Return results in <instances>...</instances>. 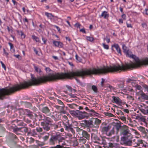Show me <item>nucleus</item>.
<instances>
[{
	"label": "nucleus",
	"mask_w": 148,
	"mask_h": 148,
	"mask_svg": "<svg viewBox=\"0 0 148 148\" xmlns=\"http://www.w3.org/2000/svg\"><path fill=\"white\" fill-rule=\"evenodd\" d=\"M125 53L128 57L133 58L136 63L132 62L131 64H126L125 65L122 64L121 65L119 64L113 65L112 66H107V67L104 66L97 69L93 68L88 70H82V71L71 72V77L74 76H82L92 74H105L108 72L120 73L122 71H125L131 68L140 67L142 65L148 64V58L141 61L135 55H132L131 52L129 51V49Z\"/></svg>",
	"instance_id": "nucleus-1"
},
{
	"label": "nucleus",
	"mask_w": 148,
	"mask_h": 148,
	"mask_svg": "<svg viewBox=\"0 0 148 148\" xmlns=\"http://www.w3.org/2000/svg\"><path fill=\"white\" fill-rule=\"evenodd\" d=\"M38 85V79L32 77L31 81H24L19 84H16L9 88L0 89V99H3L6 95H9L23 89L28 88L30 86Z\"/></svg>",
	"instance_id": "nucleus-2"
},
{
	"label": "nucleus",
	"mask_w": 148,
	"mask_h": 148,
	"mask_svg": "<svg viewBox=\"0 0 148 148\" xmlns=\"http://www.w3.org/2000/svg\"><path fill=\"white\" fill-rule=\"evenodd\" d=\"M115 126L117 134L118 133L119 130H120V135L122 136L121 138V141L130 132V130H129V127L128 126L125 125L121 126L120 123H116Z\"/></svg>",
	"instance_id": "nucleus-3"
},
{
	"label": "nucleus",
	"mask_w": 148,
	"mask_h": 148,
	"mask_svg": "<svg viewBox=\"0 0 148 148\" xmlns=\"http://www.w3.org/2000/svg\"><path fill=\"white\" fill-rule=\"evenodd\" d=\"M132 135L130 132L121 141L123 144L126 146H132L134 147H136V145L137 139H134L133 140H132Z\"/></svg>",
	"instance_id": "nucleus-4"
},
{
	"label": "nucleus",
	"mask_w": 148,
	"mask_h": 148,
	"mask_svg": "<svg viewBox=\"0 0 148 148\" xmlns=\"http://www.w3.org/2000/svg\"><path fill=\"white\" fill-rule=\"evenodd\" d=\"M74 112L76 116L79 119L85 118H88L89 117L88 114L85 111L82 112L79 110H77Z\"/></svg>",
	"instance_id": "nucleus-5"
},
{
	"label": "nucleus",
	"mask_w": 148,
	"mask_h": 148,
	"mask_svg": "<svg viewBox=\"0 0 148 148\" xmlns=\"http://www.w3.org/2000/svg\"><path fill=\"white\" fill-rule=\"evenodd\" d=\"M61 138L62 137L60 134L52 136L49 139L50 144L51 145H54L55 143L54 141L58 140L59 141H60L61 140Z\"/></svg>",
	"instance_id": "nucleus-6"
},
{
	"label": "nucleus",
	"mask_w": 148,
	"mask_h": 148,
	"mask_svg": "<svg viewBox=\"0 0 148 148\" xmlns=\"http://www.w3.org/2000/svg\"><path fill=\"white\" fill-rule=\"evenodd\" d=\"M64 125L66 130L71 132L73 134H75V131L72 127V125L71 124H69L68 122H67L66 123H64Z\"/></svg>",
	"instance_id": "nucleus-7"
},
{
	"label": "nucleus",
	"mask_w": 148,
	"mask_h": 148,
	"mask_svg": "<svg viewBox=\"0 0 148 148\" xmlns=\"http://www.w3.org/2000/svg\"><path fill=\"white\" fill-rule=\"evenodd\" d=\"M139 110L144 114L148 115V106H141V107L139 108Z\"/></svg>",
	"instance_id": "nucleus-8"
},
{
	"label": "nucleus",
	"mask_w": 148,
	"mask_h": 148,
	"mask_svg": "<svg viewBox=\"0 0 148 148\" xmlns=\"http://www.w3.org/2000/svg\"><path fill=\"white\" fill-rule=\"evenodd\" d=\"M54 107L57 109L59 110V113L60 114H65L66 113V112L64 110V106H55Z\"/></svg>",
	"instance_id": "nucleus-9"
},
{
	"label": "nucleus",
	"mask_w": 148,
	"mask_h": 148,
	"mask_svg": "<svg viewBox=\"0 0 148 148\" xmlns=\"http://www.w3.org/2000/svg\"><path fill=\"white\" fill-rule=\"evenodd\" d=\"M41 125L42 127V128L47 131H49L50 130V127L49 126V124L45 123L44 122L41 123Z\"/></svg>",
	"instance_id": "nucleus-10"
},
{
	"label": "nucleus",
	"mask_w": 148,
	"mask_h": 148,
	"mask_svg": "<svg viewBox=\"0 0 148 148\" xmlns=\"http://www.w3.org/2000/svg\"><path fill=\"white\" fill-rule=\"evenodd\" d=\"M137 141L138 142H137L136 147L138 146L140 148H142L144 147H146V145H144L142 140L137 139Z\"/></svg>",
	"instance_id": "nucleus-11"
},
{
	"label": "nucleus",
	"mask_w": 148,
	"mask_h": 148,
	"mask_svg": "<svg viewBox=\"0 0 148 148\" xmlns=\"http://www.w3.org/2000/svg\"><path fill=\"white\" fill-rule=\"evenodd\" d=\"M94 122V127H99L98 125H99L101 123V121L99 119L95 118L93 120Z\"/></svg>",
	"instance_id": "nucleus-12"
},
{
	"label": "nucleus",
	"mask_w": 148,
	"mask_h": 148,
	"mask_svg": "<svg viewBox=\"0 0 148 148\" xmlns=\"http://www.w3.org/2000/svg\"><path fill=\"white\" fill-rule=\"evenodd\" d=\"M139 94L140 96V97L141 98L145 100H148V96L143 92H139Z\"/></svg>",
	"instance_id": "nucleus-13"
},
{
	"label": "nucleus",
	"mask_w": 148,
	"mask_h": 148,
	"mask_svg": "<svg viewBox=\"0 0 148 148\" xmlns=\"http://www.w3.org/2000/svg\"><path fill=\"white\" fill-rule=\"evenodd\" d=\"M135 119L140 120L141 121H142L143 122H145L146 119L145 118V116H143L142 115H139L138 114H137V115H135Z\"/></svg>",
	"instance_id": "nucleus-14"
},
{
	"label": "nucleus",
	"mask_w": 148,
	"mask_h": 148,
	"mask_svg": "<svg viewBox=\"0 0 148 148\" xmlns=\"http://www.w3.org/2000/svg\"><path fill=\"white\" fill-rule=\"evenodd\" d=\"M42 112L45 114H48L50 113V109L47 106L43 107L41 110Z\"/></svg>",
	"instance_id": "nucleus-15"
},
{
	"label": "nucleus",
	"mask_w": 148,
	"mask_h": 148,
	"mask_svg": "<svg viewBox=\"0 0 148 148\" xmlns=\"http://www.w3.org/2000/svg\"><path fill=\"white\" fill-rule=\"evenodd\" d=\"M108 141V138L105 137H103L102 138L101 141L99 142V143L103 145L104 146H107Z\"/></svg>",
	"instance_id": "nucleus-16"
},
{
	"label": "nucleus",
	"mask_w": 148,
	"mask_h": 148,
	"mask_svg": "<svg viewBox=\"0 0 148 148\" xmlns=\"http://www.w3.org/2000/svg\"><path fill=\"white\" fill-rule=\"evenodd\" d=\"M112 98H113V100L115 103H117L118 104H120L122 103V101L119 97L113 96Z\"/></svg>",
	"instance_id": "nucleus-17"
},
{
	"label": "nucleus",
	"mask_w": 148,
	"mask_h": 148,
	"mask_svg": "<svg viewBox=\"0 0 148 148\" xmlns=\"http://www.w3.org/2000/svg\"><path fill=\"white\" fill-rule=\"evenodd\" d=\"M82 135L83 137H84L88 140H89L90 138V135L86 131L83 130L82 132Z\"/></svg>",
	"instance_id": "nucleus-18"
},
{
	"label": "nucleus",
	"mask_w": 148,
	"mask_h": 148,
	"mask_svg": "<svg viewBox=\"0 0 148 148\" xmlns=\"http://www.w3.org/2000/svg\"><path fill=\"white\" fill-rule=\"evenodd\" d=\"M53 43L56 47H58L60 48H61L63 47L62 43L60 41H54L53 42Z\"/></svg>",
	"instance_id": "nucleus-19"
},
{
	"label": "nucleus",
	"mask_w": 148,
	"mask_h": 148,
	"mask_svg": "<svg viewBox=\"0 0 148 148\" xmlns=\"http://www.w3.org/2000/svg\"><path fill=\"white\" fill-rule=\"evenodd\" d=\"M81 125L82 127H89V121L85 120L82 121L81 123Z\"/></svg>",
	"instance_id": "nucleus-20"
},
{
	"label": "nucleus",
	"mask_w": 148,
	"mask_h": 148,
	"mask_svg": "<svg viewBox=\"0 0 148 148\" xmlns=\"http://www.w3.org/2000/svg\"><path fill=\"white\" fill-rule=\"evenodd\" d=\"M118 145V144L117 143L110 142L108 143V147L111 148H116Z\"/></svg>",
	"instance_id": "nucleus-21"
},
{
	"label": "nucleus",
	"mask_w": 148,
	"mask_h": 148,
	"mask_svg": "<svg viewBox=\"0 0 148 148\" xmlns=\"http://www.w3.org/2000/svg\"><path fill=\"white\" fill-rule=\"evenodd\" d=\"M109 16V14L106 11H103L101 14V17H103L105 19L107 18Z\"/></svg>",
	"instance_id": "nucleus-22"
},
{
	"label": "nucleus",
	"mask_w": 148,
	"mask_h": 148,
	"mask_svg": "<svg viewBox=\"0 0 148 148\" xmlns=\"http://www.w3.org/2000/svg\"><path fill=\"white\" fill-rule=\"evenodd\" d=\"M80 145H82L85 144L86 142V139L84 138L83 137H80L78 139Z\"/></svg>",
	"instance_id": "nucleus-23"
},
{
	"label": "nucleus",
	"mask_w": 148,
	"mask_h": 148,
	"mask_svg": "<svg viewBox=\"0 0 148 148\" xmlns=\"http://www.w3.org/2000/svg\"><path fill=\"white\" fill-rule=\"evenodd\" d=\"M114 128H112V129L108 133H106V134L108 136H110L114 134Z\"/></svg>",
	"instance_id": "nucleus-24"
},
{
	"label": "nucleus",
	"mask_w": 148,
	"mask_h": 148,
	"mask_svg": "<svg viewBox=\"0 0 148 148\" xmlns=\"http://www.w3.org/2000/svg\"><path fill=\"white\" fill-rule=\"evenodd\" d=\"M109 128L108 127H103L101 129L102 132L103 133L106 132L108 133L107 132L109 130Z\"/></svg>",
	"instance_id": "nucleus-25"
},
{
	"label": "nucleus",
	"mask_w": 148,
	"mask_h": 148,
	"mask_svg": "<svg viewBox=\"0 0 148 148\" xmlns=\"http://www.w3.org/2000/svg\"><path fill=\"white\" fill-rule=\"evenodd\" d=\"M25 111L27 112L26 114L31 118L33 117L34 116L32 114V112L27 109H26Z\"/></svg>",
	"instance_id": "nucleus-26"
},
{
	"label": "nucleus",
	"mask_w": 148,
	"mask_h": 148,
	"mask_svg": "<svg viewBox=\"0 0 148 148\" xmlns=\"http://www.w3.org/2000/svg\"><path fill=\"white\" fill-rule=\"evenodd\" d=\"M112 47H114L118 53H120L121 55V49L118 45H114L112 46Z\"/></svg>",
	"instance_id": "nucleus-27"
},
{
	"label": "nucleus",
	"mask_w": 148,
	"mask_h": 148,
	"mask_svg": "<svg viewBox=\"0 0 148 148\" xmlns=\"http://www.w3.org/2000/svg\"><path fill=\"white\" fill-rule=\"evenodd\" d=\"M45 14L47 16L48 18H49L50 19H52L53 17H54L51 14L49 13L48 12H45Z\"/></svg>",
	"instance_id": "nucleus-28"
},
{
	"label": "nucleus",
	"mask_w": 148,
	"mask_h": 148,
	"mask_svg": "<svg viewBox=\"0 0 148 148\" xmlns=\"http://www.w3.org/2000/svg\"><path fill=\"white\" fill-rule=\"evenodd\" d=\"M44 121L42 122L45 123L49 124V123L51 122L50 121V119L48 117H46L44 119Z\"/></svg>",
	"instance_id": "nucleus-29"
},
{
	"label": "nucleus",
	"mask_w": 148,
	"mask_h": 148,
	"mask_svg": "<svg viewBox=\"0 0 148 148\" xmlns=\"http://www.w3.org/2000/svg\"><path fill=\"white\" fill-rule=\"evenodd\" d=\"M17 32L18 34L21 35L22 38H25V35L23 33L22 31H17Z\"/></svg>",
	"instance_id": "nucleus-30"
},
{
	"label": "nucleus",
	"mask_w": 148,
	"mask_h": 148,
	"mask_svg": "<svg viewBox=\"0 0 148 148\" xmlns=\"http://www.w3.org/2000/svg\"><path fill=\"white\" fill-rule=\"evenodd\" d=\"M67 105L69 107L71 108H74L78 106L77 105L74 103L72 104H68Z\"/></svg>",
	"instance_id": "nucleus-31"
},
{
	"label": "nucleus",
	"mask_w": 148,
	"mask_h": 148,
	"mask_svg": "<svg viewBox=\"0 0 148 148\" xmlns=\"http://www.w3.org/2000/svg\"><path fill=\"white\" fill-rule=\"evenodd\" d=\"M9 44L10 47L11 51L12 52H15V50L14 48V46L10 42H9Z\"/></svg>",
	"instance_id": "nucleus-32"
},
{
	"label": "nucleus",
	"mask_w": 148,
	"mask_h": 148,
	"mask_svg": "<svg viewBox=\"0 0 148 148\" xmlns=\"http://www.w3.org/2000/svg\"><path fill=\"white\" fill-rule=\"evenodd\" d=\"M105 114L106 116L109 117H115V116L109 112L105 113Z\"/></svg>",
	"instance_id": "nucleus-33"
},
{
	"label": "nucleus",
	"mask_w": 148,
	"mask_h": 148,
	"mask_svg": "<svg viewBox=\"0 0 148 148\" xmlns=\"http://www.w3.org/2000/svg\"><path fill=\"white\" fill-rule=\"evenodd\" d=\"M122 48L123 52L125 53L128 50L127 47L125 46V45L123 44V45Z\"/></svg>",
	"instance_id": "nucleus-34"
},
{
	"label": "nucleus",
	"mask_w": 148,
	"mask_h": 148,
	"mask_svg": "<svg viewBox=\"0 0 148 148\" xmlns=\"http://www.w3.org/2000/svg\"><path fill=\"white\" fill-rule=\"evenodd\" d=\"M32 38L36 40L37 42H39V38L35 36L34 35H32Z\"/></svg>",
	"instance_id": "nucleus-35"
},
{
	"label": "nucleus",
	"mask_w": 148,
	"mask_h": 148,
	"mask_svg": "<svg viewBox=\"0 0 148 148\" xmlns=\"http://www.w3.org/2000/svg\"><path fill=\"white\" fill-rule=\"evenodd\" d=\"M92 89L95 92H97V88L96 86L93 85L92 87Z\"/></svg>",
	"instance_id": "nucleus-36"
},
{
	"label": "nucleus",
	"mask_w": 148,
	"mask_h": 148,
	"mask_svg": "<svg viewBox=\"0 0 148 148\" xmlns=\"http://www.w3.org/2000/svg\"><path fill=\"white\" fill-rule=\"evenodd\" d=\"M10 136L12 139H14L17 138L16 136L12 133H10Z\"/></svg>",
	"instance_id": "nucleus-37"
},
{
	"label": "nucleus",
	"mask_w": 148,
	"mask_h": 148,
	"mask_svg": "<svg viewBox=\"0 0 148 148\" xmlns=\"http://www.w3.org/2000/svg\"><path fill=\"white\" fill-rule=\"evenodd\" d=\"M21 129H22V132H24L25 133H26L28 131V128L26 127H24L22 128H21Z\"/></svg>",
	"instance_id": "nucleus-38"
},
{
	"label": "nucleus",
	"mask_w": 148,
	"mask_h": 148,
	"mask_svg": "<svg viewBox=\"0 0 148 148\" xmlns=\"http://www.w3.org/2000/svg\"><path fill=\"white\" fill-rule=\"evenodd\" d=\"M36 130L38 132H40L43 131L42 128L41 127H37L36 128Z\"/></svg>",
	"instance_id": "nucleus-39"
},
{
	"label": "nucleus",
	"mask_w": 148,
	"mask_h": 148,
	"mask_svg": "<svg viewBox=\"0 0 148 148\" xmlns=\"http://www.w3.org/2000/svg\"><path fill=\"white\" fill-rule=\"evenodd\" d=\"M86 38L90 42L94 40V39L93 37L89 36L87 37Z\"/></svg>",
	"instance_id": "nucleus-40"
},
{
	"label": "nucleus",
	"mask_w": 148,
	"mask_h": 148,
	"mask_svg": "<svg viewBox=\"0 0 148 148\" xmlns=\"http://www.w3.org/2000/svg\"><path fill=\"white\" fill-rule=\"evenodd\" d=\"M34 68L36 71L40 73L41 72V70L40 69L38 68V67L35 66Z\"/></svg>",
	"instance_id": "nucleus-41"
},
{
	"label": "nucleus",
	"mask_w": 148,
	"mask_h": 148,
	"mask_svg": "<svg viewBox=\"0 0 148 148\" xmlns=\"http://www.w3.org/2000/svg\"><path fill=\"white\" fill-rule=\"evenodd\" d=\"M84 147V148H90V145L88 144H86L84 145V146H82L81 147V148Z\"/></svg>",
	"instance_id": "nucleus-42"
},
{
	"label": "nucleus",
	"mask_w": 148,
	"mask_h": 148,
	"mask_svg": "<svg viewBox=\"0 0 148 148\" xmlns=\"http://www.w3.org/2000/svg\"><path fill=\"white\" fill-rule=\"evenodd\" d=\"M58 103L61 106H64L63 103L60 100H57Z\"/></svg>",
	"instance_id": "nucleus-43"
},
{
	"label": "nucleus",
	"mask_w": 148,
	"mask_h": 148,
	"mask_svg": "<svg viewBox=\"0 0 148 148\" xmlns=\"http://www.w3.org/2000/svg\"><path fill=\"white\" fill-rule=\"evenodd\" d=\"M48 134L49 135L48 136H46L43 138V139L45 141L47 140L49 138V133H48Z\"/></svg>",
	"instance_id": "nucleus-44"
},
{
	"label": "nucleus",
	"mask_w": 148,
	"mask_h": 148,
	"mask_svg": "<svg viewBox=\"0 0 148 148\" xmlns=\"http://www.w3.org/2000/svg\"><path fill=\"white\" fill-rule=\"evenodd\" d=\"M103 45L104 47V48L105 49H108L109 48V46L108 45H106L105 43H103Z\"/></svg>",
	"instance_id": "nucleus-45"
},
{
	"label": "nucleus",
	"mask_w": 148,
	"mask_h": 148,
	"mask_svg": "<svg viewBox=\"0 0 148 148\" xmlns=\"http://www.w3.org/2000/svg\"><path fill=\"white\" fill-rule=\"evenodd\" d=\"M76 130L77 132H81L82 131V129H80L78 127H76Z\"/></svg>",
	"instance_id": "nucleus-46"
},
{
	"label": "nucleus",
	"mask_w": 148,
	"mask_h": 148,
	"mask_svg": "<svg viewBox=\"0 0 148 148\" xmlns=\"http://www.w3.org/2000/svg\"><path fill=\"white\" fill-rule=\"evenodd\" d=\"M52 127L55 130L58 127V126L54 124H52Z\"/></svg>",
	"instance_id": "nucleus-47"
},
{
	"label": "nucleus",
	"mask_w": 148,
	"mask_h": 148,
	"mask_svg": "<svg viewBox=\"0 0 148 148\" xmlns=\"http://www.w3.org/2000/svg\"><path fill=\"white\" fill-rule=\"evenodd\" d=\"M104 40H106L108 43H109L110 41V38H108L107 36L104 38Z\"/></svg>",
	"instance_id": "nucleus-48"
},
{
	"label": "nucleus",
	"mask_w": 148,
	"mask_h": 148,
	"mask_svg": "<svg viewBox=\"0 0 148 148\" xmlns=\"http://www.w3.org/2000/svg\"><path fill=\"white\" fill-rule=\"evenodd\" d=\"M124 86V83L123 82H122L121 84H119V86L120 88H123Z\"/></svg>",
	"instance_id": "nucleus-49"
},
{
	"label": "nucleus",
	"mask_w": 148,
	"mask_h": 148,
	"mask_svg": "<svg viewBox=\"0 0 148 148\" xmlns=\"http://www.w3.org/2000/svg\"><path fill=\"white\" fill-rule=\"evenodd\" d=\"M142 26L143 28H146L147 27V25L146 23H143L142 24Z\"/></svg>",
	"instance_id": "nucleus-50"
},
{
	"label": "nucleus",
	"mask_w": 148,
	"mask_h": 148,
	"mask_svg": "<svg viewBox=\"0 0 148 148\" xmlns=\"http://www.w3.org/2000/svg\"><path fill=\"white\" fill-rule=\"evenodd\" d=\"M71 98H69L67 99V102H71L72 101L74 100H76V99H71Z\"/></svg>",
	"instance_id": "nucleus-51"
},
{
	"label": "nucleus",
	"mask_w": 148,
	"mask_h": 148,
	"mask_svg": "<svg viewBox=\"0 0 148 148\" xmlns=\"http://www.w3.org/2000/svg\"><path fill=\"white\" fill-rule=\"evenodd\" d=\"M140 130L142 131L144 133L145 132V128L142 127H140Z\"/></svg>",
	"instance_id": "nucleus-52"
},
{
	"label": "nucleus",
	"mask_w": 148,
	"mask_h": 148,
	"mask_svg": "<svg viewBox=\"0 0 148 148\" xmlns=\"http://www.w3.org/2000/svg\"><path fill=\"white\" fill-rule=\"evenodd\" d=\"M66 87L67 88H68V90H69L70 91H72L73 89L70 86H66Z\"/></svg>",
	"instance_id": "nucleus-53"
},
{
	"label": "nucleus",
	"mask_w": 148,
	"mask_h": 148,
	"mask_svg": "<svg viewBox=\"0 0 148 148\" xmlns=\"http://www.w3.org/2000/svg\"><path fill=\"white\" fill-rule=\"evenodd\" d=\"M0 62L1 64L2 67L4 68L5 70H6V67L5 64L3 63V62L2 61H1Z\"/></svg>",
	"instance_id": "nucleus-54"
},
{
	"label": "nucleus",
	"mask_w": 148,
	"mask_h": 148,
	"mask_svg": "<svg viewBox=\"0 0 148 148\" xmlns=\"http://www.w3.org/2000/svg\"><path fill=\"white\" fill-rule=\"evenodd\" d=\"M94 122L93 120L92 121H90V122L89 121V126L91 125H92L94 126Z\"/></svg>",
	"instance_id": "nucleus-55"
},
{
	"label": "nucleus",
	"mask_w": 148,
	"mask_h": 148,
	"mask_svg": "<svg viewBox=\"0 0 148 148\" xmlns=\"http://www.w3.org/2000/svg\"><path fill=\"white\" fill-rule=\"evenodd\" d=\"M75 26L77 27L80 28V26H81V24L79 23H77L75 25Z\"/></svg>",
	"instance_id": "nucleus-56"
},
{
	"label": "nucleus",
	"mask_w": 148,
	"mask_h": 148,
	"mask_svg": "<svg viewBox=\"0 0 148 148\" xmlns=\"http://www.w3.org/2000/svg\"><path fill=\"white\" fill-rule=\"evenodd\" d=\"M21 128H15L14 129V131L15 132L18 131H20L21 130Z\"/></svg>",
	"instance_id": "nucleus-57"
},
{
	"label": "nucleus",
	"mask_w": 148,
	"mask_h": 148,
	"mask_svg": "<svg viewBox=\"0 0 148 148\" xmlns=\"http://www.w3.org/2000/svg\"><path fill=\"white\" fill-rule=\"evenodd\" d=\"M70 96L71 98H76V96H75L74 95L72 94L71 93L70 94Z\"/></svg>",
	"instance_id": "nucleus-58"
},
{
	"label": "nucleus",
	"mask_w": 148,
	"mask_h": 148,
	"mask_svg": "<svg viewBox=\"0 0 148 148\" xmlns=\"http://www.w3.org/2000/svg\"><path fill=\"white\" fill-rule=\"evenodd\" d=\"M143 87L148 92V86L146 85H145L143 86Z\"/></svg>",
	"instance_id": "nucleus-59"
},
{
	"label": "nucleus",
	"mask_w": 148,
	"mask_h": 148,
	"mask_svg": "<svg viewBox=\"0 0 148 148\" xmlns=\"http://www.w3.org/2000/svg\"><path fill=\"white\" fill-rule=\"evenodd\" d=\"M55 148H62L64 147L62 145H57L56 146H55Z\"/></svg>",
	"instance_id": "nucleus-60"
},
{
	"label": "nucleus",
	"mask_w": 148,
	"mask_h": 148,
	"mask_svg": "<svg viewBox=\"0 0 148 148\" xmlns=\"http://www.w3.org/2000/svg\"><path fill=\"white\" fill-rule=\"evenodd\" d=\"M134 80L133 79H128L127 80V82L128 83H130L131 81H134Z\"/></svg>",
	"instance_id": "nucleus-61"
},
{
	"label": "nucleus",
	"mask_w": 148,
	"mask_h": 148,
	"mask_svg": "<svg viewBox=\"0 0 148 148\" xmlns=\"http://www.w3.org/2000/svg\"><path fill=\"white\" fill-rule=\"evenodd\" d=\"M121 17L123 19H124L125 20H126V16L125 14H123V15L121 16Z\"/></svg>",
	"instance_id": "nucleus-62"
},
{
	"label": "nucleus",
	"mask_w": 148,
	"mask_h": 148,
	"mask_svg": "<svg viewBox=\"0 0 148 148\" xmlns=\"http://www.w3.org/2000/svg\"><path fill=\"white\" fill-rule=\"evenodd\" d=\"M80 32H82L84 33H86V31H85V29L84 28L80 29Z\"/></svg>",
	"instance_id": "nucleus-63"
},
{
	"label": "nucleus",
	"mask_w": 148,
	"mask_h": 148,
	"mask_svg": "<svg viewBox=\"0 0 148 148\" xmlns=\"http://www.w3.org/2000/svg\"><path fill=\"white\" fill-rule=\"evenodd\" d=\"M14 56L18 59H21V57L19 55H14Z\"/></svg>",
	"instance_id": "nucleus-64"
}]
</instances>
